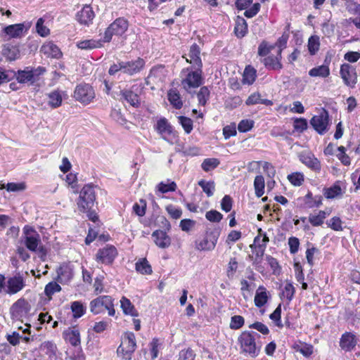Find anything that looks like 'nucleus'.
Returning <instances> with one entry per match:
<instances>
[{
    "label": "nucleus",
    "mask_w": 360,
    "mask_h": 360,
    "mask_svg": "<svg viewBox=\"0 0 360 360\" xmlns=\"http://www.w3.org/2000/svg\"><path fill=\"white\" fill-rule=\"evenodd\" d=\"M65 182L71 187L72 192L79 193L77 200L78 210L80 212L86 214L90 219V184H86L79 191L77 174L70 172L65 176Z\"/></svg>",
    "instance_id": "f257e3e1"
},
{
    "label": "nucleus",
    "mask_w": 360,
    "mask_h": 360,
    "mask_svg": "<svg viewBox=\"0 0 360 360\" xmlns=\"http://www.w3.org/2000/svg\"><path fill=\"white\" fill-rule=\"evenodd\" d=\"M260 335L252 330H244L238 338L237 343L240 347V353L245 356L255 358L259 356L261 345L257 342Z\"/></svg>",
    "instance_id": "f03ea898"
},
{
    "label": "nucleus",
    "mask_w": 360,
    "mask_h": 360,
    "mask_svg": "<svg viewBox=\"0 0 360 360\" xmlns=\"http://www.w3.org/2000/svg\"><path fill=\"white\" fill-rule=\"evenodd\" d=\"M146 60L141 58L137 57L130 60H119L117 63L110 65L108 70L110 75H115L119 72L124 75L133 77L139 75L145 68Z\"/></svg>",
    "instance_id": "7ed1b4c3"
},
{
    "label": "nucleus",
    "mask_w": 360,
    "mask_h": 360,
    "mask_svg": "<svg viewBox=\"0 0 360 360\" xmlns=\"http://www.w3.org/2000/svg\"><path fill=\"white\" fill-rule=\"evenodd\" d=\"M128 27L129 22L126 18L123 17L117 18L107 27L103 38L99 41L91 39V49L101 46V42H110L112 36L122 37L127 31Z\"/></svg>",
    "instance_id": "20e7f679"
},
{
    "label": "nucleus",
    "mask_w": 360,
    "mask_h": 360,
    "mask_svg": "<svg viewBox=\"0 0 360 360\" xmlns=\"http://www.w3.org/2000/svg\"><path fill=\"white\" fill-rule=\"evenodd\" d=\"M202 68H186L181 75H185L181 80V86L186 92H190L192 89H196L203 84Z\"/></svg>",
    "instance_id": "39448f33"
},
{
    "label": "nucleus",
    "mask_w": 360,
    "mask_h": 360,
    "mask_svg": "<svg viewBox=\"0 0 360 360\" xmlns=\"http://www.w3.org/2000/svg\"><path fill=\"white\" fill-rule=\"evenodd\" d=\"M46 71V68L43 66H38L37 68L27 66L23 70L15 71V79L20 84L30 82L33 84L39 79L40 76L43 75Z\"/></svg>",
    "instance_id": "423d86ee"
},
{
    "label": "nucleus",
    "mask_w": 360,
    "mask_h": 360,
    "mask_svg": "<svg viewBox=\"0 0 360 360\" xmlns=\"http://www.w3.org/2000/svg\"><path fill=\"white\" fill-rule=\"evenodd\" d=\"M31 26L32 22L30 21L9 25L3 28L0 35L6 40L20 39L28 32Z\"/></svg>",
    "instance_id": "0eeeda50"
},
{
    "label": "nucleus",
    "mask_w": 360,
    "mask_h": 360,
    "mask_svg": "<svg viewBox=\"0 0 360 360\" xmlns=\"http://www.w3.org/2000/svg\"><path fill=\"white\" fill-rule=\"evenodd\" d=\"M221 231L219 228L206 230L203 238L195 241V248L199 251H211L214 249Z\"/></svg>",
    "instance_id": "6e6552de"
},
{
    "label": "nucleus",
    "mask_w": 360,
    "mask_h": 360,
    "mask_svg": "<svg viewBox=\"0 0 360 360\" xmlns=\"http://www.w3.org/2000/svg\"><path fill=\"white\" fill-rule=\"evenodd\" d=\"M310 124L319 135H324L330 129V118L327 110L323 108L318 114L314 115L310 121Z\"/></svg>",
    "instance_id": "1a4fd4ad"
},
{
    "label": "nucleus",
    "mask_w": 360,
    "mask_h": 360,
    "mask_svg": "<svg viewBox=\"0 0 360 360\" xmlns=\"http://www.w3.org/2000/svg\"><path fill=\"white\" fill-rule=\"evenodd\" d=\"M108 310V315L114 316L115 310L114 309L113 299L109 295H102L91 301V312L100 314Z\"/></svg>",
    "instance_id": "9d476101"
},
{
    "label": "nucleus",
    "mask_w": 360,
    "mask_h": 360,
    "mask_svg": "<svg viewBox=\"0 0 360 360\" xmlns=\"http://www.w3.org/2000/svg\"><path fill=\"white\" fill-rule=\"evenodd\" d=\"M22 241L25 246L31 252H37V247L41 244L39 233L29 225H25L23 229Z\"/></svg>",
    "instance_id": "9b49d317"
},
{
    "label": "nucleus",
    "mask_w": 360,
    "mask_h": 360,
    "mask_svg": "<svg viewBox=\"0 0 360 360\" xmlns=\"http://www.w3.org/2000/svg\"><path fill=\"white\" fill-rule=\"evenodd\" d=\"M117 255L118 251L115 246L108 244L98 249L95 259L99 264L110 266L113 264Z\"/></svg>",
    "instance_id": "f8f14e48"
},
{
    "label": "nucleus",
    "mask_w": 360,
    "mask_h": 360,
    "mask_svg": "<svg viewBox=\"0 0 360 360\" xmlns=\"http://www.w3.org/2000/svg\"><path fill=\"white\" fill-rule=\"evenodd\" d=\"M31 304L25 298L21 297L15 301L10 308L11 318L13 321H20L29 314Z\"/></svg>",
    "instance_id": "ddd939ff"
},
{
    "label": "nucleus",
    "mask_w": 360,
    "mask_h": 360,
    "mask_svg": "<svg viewBox=\"0 0 360 360\" xmlns=\"http://www.w3.org/2000/svg\"><path fill=\"white\" fill-rule=\"evenodd\" d=\"M137 89L136 85H133L129 89L121 90L120 101L122 103H127L134 108H139L141 106V98L140 94L136 92Z\"/></svg>",
    "instance_id": "4468645a"
},
{
    "label": "nucleus",
    "mask_w": 360,
    "mask_h": 360,
    "mask_svg": "<svg viewBox=\"0 0 360 360\" xmlns=\"http://www.w3.org/2000/svg\"><path fill=\"white\" fill-rule=\"evenodd\" d=\"M340 74L346 86L350 88L355 86L357 82V74L355 67L349 63H343L340 66Z\"/></svg>",
    "instance_id": "2eb2a0df"
},
{
    "label": "nucleus",
    "mask_w": 360,
    "mask_h": 360,
    "mask_svg": "<svg viewBox=\"0 0 360 360\" xmlns=\"http://www.w3.org/2000/svg\"><path fill=\"white\" fill-rule=\"evenodd\" d=\"M339 345L345 352H351L356 345L360 348V335L356 336L354 333L345 332L341 335Z\"/></svg>",
    "instance_id": "dca6fc26"
},
{
    "label": "nucleus",
    "mask_w": 360,
    "mask_h": 360,
    "mask_svg": "<svg viewBox=\"0 0 360 360\" xmlns=\"http://www.w3.org/2000/svg\"><path fill=\"white\" fill-rule=\"evenodd\" d=\"M155 129L161 135L162 139L171 144L173 143L174 134L173 133L172 127L166 118L162 117L159 119L156 122Z\"/></svg>",
    "instance_id": "f3484780"
},
{
    "label": "nucleus",
    "mask_w": 360,
    "mask_h": 360,
    "mask_svg": "<svg viewBox=\"0 0 360 360\" xmlns=\"http://www.w3.org/2000/svg\"><path fill=\"white\" fill-rule=\"evenodd\" d=\"M300 160L308 168L316 172L321 169V162L311 152H303L300 155Z\"/></svg>",
    "instance_id": "a211bd4d"
},
{
    "label": "nucleus",
    "mask_w": 360,
    "mask_h": 360,
    "mask_svg": "<svg viewBox=\"0 0 360 360\" xmlns=\"http://www.w3.org/2000/svg\"><path fill=\"white\" fill-rule=\"evenodd\" d=\"M282 53L278 51L277 54L269 55L262 60L264 67L269 70H281L283 68L281 63Z\"/></svg>",
    "instance_id": "6ab92c4d"
},
{
    "label": "nucleus",
    "mask_w": 360,
    "mask_h": 360,
    "mask_svg": "<svg viewBox=\"0 0 360 360\" xmlns=\"http://www.w3.org/2000/svg\"><path fill=\"white\" fill-rule=\"evenodd\" d=\"M40 51L47 58L59 59L63 56V53L60 49L53 41H47L44 43L41 46Z\"/></svg>",
    "instance_id": "aec40b11"
},
{
    "label": "nucleus",
    "mask_w": 360,
    "mask_h": 360,
    "mask_svg": "<svg viewBox=\"0 0 360 360\" xmlns=\"http://www.w3.org/2000/svg\"><path fill=\"white\" fill-rule=\"evenodd\" d=\"M200 55V49L199 46L195 43L193 44L190 47L188 53L190 59H186V61L191 65L189 68H202V62Z\"/></svg>",
    "instance_id": "412c9836"
},
{
    "label": "nucleus",
    "mask_w": 360,
    "mask_h": 360,
    "mask_svg": "<svg viewBox=\"0 0 360 360\" xmlns=\"http://www.w3.org/2000/svg\"><path fill=\"white\" fill-rule=\"evenodd\" d=\"M25 285L24 278L20 274L8 278L6 292L13 295L20 291Z\"/></svg>",
    "instance_id": "4be33fe9"
},
{
    "label": "nucleus",
    "mask_w": 360,
    "mask_h": 360,
    "mask_svg": "<svg viewBox=\"0 0 360 360\" xmlns=\"http://www.w3.org/2000/svg\"><path fill=\"white\" fill-rule=\"evenodd\" d=\"M90 86L88 84H79L75 90L74 96L76 100L84 104L90 103Z\"/></svg>",
    "instance_id": "5701e85b"
},
{
    "label": "nucleus",
    "mask_w": 360,
    "mask_h": 360,
    "mask_svg": "<svg viewBox=\"0 0 360 360\" xmlns=\"http://www.w3.org/2000/svg\"><path fill=\"white\" fill-rule=\"evenodd\" d=\"M155 245L162 249L167 248L171 245V238L165 231L155 230L152 233Z\"/></svg>",
    "instance_id": "b1692460"
},
{
    "label": "nucleus",
    "mask_w": 360,
    "mask_h": 360,
    "mask_svg": "<svg viewBox=\"0 0 360 360\" xmlns=\"http://www.w3.org/2000/svg\"><path fill=\"white\" fill-rule=\"evenodd\" d=\"M233 32L238 39L245 37L248 33V22L243 17L239 15L236 17Z\"/></svg>",
    "instance_id": "393cba45"
},
{
    "label": "nucleus",
    "mask_w": 360,
    "mask_h": 360,
    "mask_svg": "<svg viewBox=\"0 0 360 360\" xmlns=\"http://www.w3.org/2000/svg\"><path fill=\"white\" fill-rule=\"evenodd\" d=\"M301 200L303 202V207L308 209L319 207L322 204L321 195L313 196L312 193L309 191Z\"/></svg>",
    "instance_id": "a878e982"
},
{
    "label": "nucleus",
    "mask_w": 360,
    "mask_h": 360,
    "mask_svg": "<svg viewBox=\"0 0 360 360\" xmlns=\"http://www.w3.org/2000/svg\"><path fill=\"white\" fill-rule=\"evenodd\" d=\"M270 296L266 288L263 285H259L256 290L254 299L255 304L258 308H262L268 302Z\"/></svg>",
    "instance_id": "bb28decb"
},
{
    "label": "nucleus",
    "mask_w": 360,
    "mask_h": 360,
    "mask_svg": "<svg viewBox=\"0 0 360 360\" xmlns=\"http://www.w3.org/2000/svg\"><path fill=\"white\" fill-rule=\"evenodd\" d=\"M2 54L7 60L14 61L20 58V51L19 46L10 44L4 46Z\"/></svg>",
    "instance_id": "cd10ccee"
},
{
    "label": "nucleus",
    "mask_w": 360,
    "mask_h": 360,
    "mask_svg": "<svg viewBox=\"0 0 360 360\" xmlns=\"http://www.w3.org/2000/svg\"><path fill=\"white\" fill-rule=\"evenodd\" d=\"M58 278L60 283H67L70 281L73 276V271L70 266L68 264H61L57 269Z\"/></svg>",
    "instance_id": "c85d7f7f"
},
{
    "label": "nucleus",
    "mask_w": 360,
    "mask_h": 360,
    "mask_svg": "<svg viewBox=\"0 0 360 360\" xmlns=\"http://www.w3.org/2000/svg\"><path fill=\"white\" fill-rule=\"evenodd\" d=\"M167 99L174 108L180 110L183 107V101L181 95L176 88L171 89L168 91Z\"/></svg>",
    "instance_id": "c756f323"
},
{
    "label": "nucleus",
    "mask_w": 360,
    "mask_h": 360,
    "mask_svg": "<svg viewBox=\"0 0 360 360\" xmlns=\"http://www.w3.org/2000/svg\"><path fill=\"white\" fill-rule=\"evenodd\" d=\"M120 307L125 315H129L134 317L139 316L137 310L129 299L123 296L120 300Z\"/></svg>",
    "instance_id": "7c9ffc66"
},
{
    "label": "nucleus",
    "mask_w": 360,
    "mask_h": 360,
    "mask_svg": "<svg viewBox=\"0 0 360 360\" xmlns=\"http://www.w3.org/2000/svg\"><path fill=\"white\" fill-rule=\"evenodd\" d=\"M295 293V288L292 283L289 281L285 283V286L281 290L280 297L281 299L285 298L288 301L287 305H289L294 297Z\"/></svg>",
    "instance_id": "2f4dec72"
},
{
    "label": "nucleus",
    "mask_w": 360,
    "mask_h": 360,
    "mask_svg": "<svg viewBox=\"0 0 360 360\" xmlns=\"http://www.w3.org/2000/svg\"><path fill=\"white\" fill-rule=\"evenodd\" d=\"M136 271L143 275H150L152 267L146 258L139 259L135 264Z\"/></svg>",
    "instance_id": "473e14b6"
},
{
    "label": "nucleus",
    "mask_w": 360,
    "mask_h": 360,
    "mask_svg": "<svg viewBox=\"0 0 360 360\" xmlns=\"http://www.w3.org/2000/svg\"><path fill=\"white\" fill-rule=\"evenodd\" d=\"M326 217L327 213L325 211L319 210L317 213L310 214L308 220L313 226H319L323 224Z\"/></svg>",
    "instance_id": "72a5a7b5"
},
{
    "label": "nucleus",
    "mask_w": 360,
    "mask_h": 360,
    "mask_svg": "<svg viewBox=\"0 0 360 360\" xmlns=\"http://www.w3.org/2000/svg\"><path fill=\"white\" fill-rule=\"evenodd\" d=\"M177 188L176 184L175 181H172L171 179H167V181H161L156 186L157 191L160 193H167L169 192H174L176 191Z\"/></svg>",
    "instance_id": "f704fd0d"
},
{
    "label": "nucleus",
    "mask_w": 360,
    "mask_h": 360,
    "mask_svg": "<svg viewBox=\"0 0 360 360\" xmlns=\"http://www.w3.org/2000/svg\"><path fill=\"white\" fill-rule=\"evenodd\" d=\"M309 75L311 77H319L322 78H326L330 75V68L328 65H321L318 67H315L311 68L309 71Z\"/></svg>",
    "instance_id": "c9c22d12"
},
{
    "label": "nucleus",
    "mask_w": 360,
    "mask_h": 360,
    "mask_svg": "<svg viewBox=\"0 0 360 360\" xmlns=\"http://www.w3.org/2000/svg\"><path fill=\"white\" fill-rule=\"evenodd\" d=\"M257 77V71L251 65H248L244 70L243 75V83L248 85L252 84Z\"/></svg>",
    "instance_id": "e433bc0d"
},
{
    "label": "nucleus",
    "mask_w": 360,
    "mask_h": 360,
    "mask_svg": "<svg viewBox=\"0 0 360 360\" xmlns=\"http://www.w3.org/2000/svg\"><path fill=\"white\" fill-rule=\"evenodd\" d=\"M323 195L327 199H333L342 195V189L338 182L323 190Z\"/></svg>",
    "instance_id": "4c0bfd02"
},
{
    "label": "nucleus",
    "mask_w": 360,
    "mask_h": 360,
    "mask_svg": "<svg viewBox=\"0 0 360 360\" xmlns=\"http://www.w3.org/2000/svg\"><path fill=\"white\" fill-rule=\"evenodd\" d=\"M77 20L82 25H88L90 22V5L86 4L76 15Z\"/></svg>",
    "instance_id": "58836bf2"
},
{
    "label": "nucleus",
    "mask_w": 360,
    "mask_h": 360,
    "mask_svg": "<svg viewBox=\"0 0 360 360\" xmlns=\"http://www.w3.org/2000/svg\"><path fill=\"white\" fill-rule=\"evenodd\" d=\"M121 345H124L127 349L134 352L136 348L135 335L132 332L127 333Z\"/></svg>",
    "instance_id": "ea45409f"
},
{
    "label": "nucleus",
    "mask_w": 360,
    "mask_h": 360,
    "mask_svg": "<svg viewBox=\"0 0 360 360\" xmlns=\"http://www.w3.org/2000/svg\"><path fill=\"white\" fill-rule=\"evenodd\" d=\"M320 39L317 35H312L308 39L307 48L311 56H314L319 50Z\"/></svg>",
    "instance_id": "a19ab883"
},
{
    "label": "nucleus",
    "mask_w": 360,
    "mask_h": 360,
    "mask_svg": "<svg viewBox=\"0 0 360 360\" xmlns=\"http://www.w3.org/2000/svg\"><path fill=\"white\" fill-rule=\"evenodd\" d=\"M269 237L266 236V233H264V236L262 238V244H259L257 245L256 246H253V249H252V250L256 258H261L263 257L266 247V244L269 242Z\"/></svg>",
    "instance_id": "79ce46f5"
},
{
    "label": "nucleus",
    "mask_w": 360,
    "mask_h": 360,
    "mask_svg": "<svg viewBox=\"0 0 360 360\" xmlns=\"http://www.w3.org/2000/svg\"><path fill=\"white\" fill-rule=\"evenodd\" d=\"M254 187L255 195L257 197L260 198L264 193V179L262 175H257L254 180Z\"/></svg>",
    "instance_id": "37998d69"
},
{
    "label": "nucleus",
    "mask_w": 360,
    "mask_h": 360,
    "mask_svg": "<svg viewBox=\"0 0 360 360\" xmlns=\"http://www.w3.org/2000/svg\"><path fill=\"white\" fill-rule=\"evenodd\" d=\"M275 48L274 44H270L266 40H263L258 46L257 54L261 57H267L271 51Z\"/></svg>",
    "instance_id": "c03bdc74"
},
{
    "label": "nucleus",
    "mask_w": 360,
    "mask_h": 360,
    "mask_svg": "<svg viewBox=\"0 0 360 360\" xmlns=\"http://www.w3.org/2000/svg\"><path fill=\"white\" fill-rule=\"evenodd\" d=\"M105 195L106 193L103 189L91 183V207L94 206V202H96V204H98L96 200L99 198L103 200Z\"/></svg>",
    "instance_id": "a18cd8bd"
},
{
    "label": "nucleus",
    "mask_w": 360,
    "mask_h": 360,
    "mask_svg": "<svg viewBox=\"0 0 360 360\" xmlns=\"http://www.w3.org/2000/svg\"><path fill=\"white\" fill-rule=\"evenodd\" d=\"M48 96L49 98V105L51 108H56L61 105L63 99L58 91L56 90L51 92Z\"/></svg>",
    "instance_id": "49530a36"
},
{
    "label": "nucleus",
    "mask_w": 360,
    "mask_h": 360,
    "mask_svg": "<svg viewBox=\"0 0 360 360\" xmlns=\"http://www.w3.org/2000/svg\"><path fill=\"white\" fill-rule=\"evenodd\" d=\"M56 345L52 342L46 341L40 345V350L51 358L56 356Z\"/></svg>",
    "instance_id": "de8ad7c7"
},
{
    "label": "nucleus",
    "mask_w": 360,
    "mask_h": 360,
    "mask_svg": "<svg viewBox=\"0 0 360 360\" xmlns=\"http://www.w3.org/2000/svg\"><path fill=\"white\" fill-rule=\"evenodd\" d=\"M210 91L207 86H203L200 89V91L197 94V98L198 100L199 105L201 106L206 105L210 98Z\"/></svg>",
    "instance_id": "09e8293b"
},
{
    "label": "nucleus",
    "mask_w": 360,
    "mask_h": 360,
    "mask_svg": "<svg viewBox=\"0 0 360 360\" xmlns=\"http://www.w3.org/2000/svg\"><path fill=\"white\" fill-rule=\"evenodd\" d=\"M198 185L202 188L207 197L213 195L215 190V184L213 181H207L202 179L198 181Z\"/></svg>",
    "instance_id": "8fccbe9b"
},
{
    "label": "nucleus",
    "mask_w": 360,
    "mask_h": 360,
    "mask_svg": "<svg viewBox=\"0 0 360 360\" xmlns=\"http://www.w3.org/2000/svg\"><path fill=\"white\" fill-rule=\"evenodd\" d=\"M71 310L72 312V316L75 319H79L82 317L86 312V308L84 306L78 301L72 302Z\"/></svg>",
    "instance_id": "3c124183"
},
{
    "label": "nucleus",
    "mask_w": 360,
    "mask_h": 360,
    "mask_svg": "<svg viewBox=\"0 0 360 360\" xmlns=\"http://www.w3.org/2000/svg\"><path fill=\"white\" fill-rule=\"evenodd\" d=\"M219 164L220 161L217 158H206L202 162L201 167L205 172H207L217 168Z\"/></svg>",
    "instance_id": "603ef678"
},
{
    "label": "nucleus",
    "mask_w": 360,
    "mask_h": 360,
    "mask_svg": "<svg viewBox=\"0 0 360 360\" xmlns=\"http://www.w3.org/2000/svg\"><path fill=\"white\" fill-rule=\"evenodd\" d=\"M14 70H6L0 67V86L15 79Z\"/></svg>",
    "instance_id": "864d4df0"
},
{
    "label": "nucleus",
    "mask_w": 360,
    "mask_h": 360,
    "mask_svg": "<svg viewBox=\"0 0 360 360\" xmlns=\"http://www.w3.org/2000/svg\"><path fill=\"white\" fill-rule=\"evenodd\" d=\"M178 120L179 123L181 125L186 134H190L193 129V120L184 115L179 116Z\"/></svg>",
    "instance_id": "5fc2aeb1"
},
{
    "label": "nucleus",
    "mask_w": 360,
    "mask_h": 360,
    "mask_svg": "<svg viewBox=\"0 0 360 360\" xmlns=\"http://www.w3.org/2000/svg\"><path fill=\"white\" fill-rule=\"evenodd\" d=\"M308 127V122L307 119L304 117H295L293 120L294 130L299 133L304 132Z\"/></svg>",
    "instance_id": "6e6d98bb"
},
{
    "label": "nucleus",
    "mask_w": 360,
    "mask_h": 360,
    "mask_svg": "<svg viewBox=\"0 0 360 360\" xmlns=\"http://www.w3.org/2000/svg\"><path fill=\"white\" fill-rule=\"evenodd\" d=\"M62 288L58 283L56 281H51L46 285L44 288V293L47 297L51 298L53 295H54L56 292H60Z\"/></svg>",
    "instance_id": "4d7b16f0"
},
{
    "label": "nucleus",
    "mask_w": 360,
    "mask_h": 360,
    "mask_svg": "<svg viewBox=\"0 0 360 360\" xmlns=\"http://www.w3.org/2000/svg\"><path fill=\"white\" fill-rule=\"evenodd\" d=\"M288 179L293 186H300L304 181V176L302 172H292L288 175Z\"/></svg>",
    "instance_id": "13d9d810"
},
{
    "label": "nucleus",
    "mask_w": 360,
    "mask_h": 360,
    "mask_svg": "<svg viewBox=\"0 0 360 360\" xmlns=\"http://www.w3.org/2000/svg\"><path fill=\"white\" fill-rule=\"evenodd\" d=\"M245 324V319L240 315H234L231 317L229 328L231 330H239Z\"/></svg>",
    "instance_id": "bf43d9fd"
},
{
    "label": "nucleus",
    "mask_w": 360,
    "mask_h": 360,
    "mask_svg": "<svg viewBox=\"0 0 360 360\" xmlns=\"http://www.w3.org/2000/svg\"><path fill=\"white\" fill-rule=\"evenodd\" d=\"M44 19L39 18L36 23V32L42 37H46L50 34V30L44 25Z\"/></svg>",
    "instance_id": "052dcab7"
},
{
    "label": "nucleus",
    "mask_w": 360,
    "mask_h": 360,
    "mask_svg": "<svg viewBox=\"0 0 360 360\" xmlns=\"http://www.w3.org/2000/svg\"><path fill=\"white\" fill-rule=\"evenodd\" d=\"M338 153L336 154V157L341 162L343 165L349 166L351 164L350 158L346 154V148L345 147L341 146L338 147Z\"/></svg>",
    "instance_id": "680f3d73"
},
{
    "label": "nucleus",
    "mask_w": 360,
    "mask_h": 360,
    "mask_svg": "<svg viewBox=\"0 0 360 360\" xmlns=\"http://www.w3.org/2000/svg\"><path fill=\"white\" fill-rule=\"evenodd\" d=\"M65 340L74 347L80 345L79 333L78 330H72L69 333H65Z\"/></svg>",
    "instance_id": "e2e57ef3"
},
{
    "label": "nucleus",
    "mask_w": 360,
    "mask_h": 360,
    "mask_svg": "<svg viewBox=\"0 0 360 360\" xmlns=\"http://www.w3.org/2000/svg\"><path fill=\"white\" fill-rule=\"evenodd\" d=\"M255 124V122L252 120L244 119L239 122L238 124V129L241 133H245L250 131Z\"/></svg>",
    "instance_id": "0e129e2a"
},
{
    "label": "nucleus",
    "mask_w": 360,
    "mask_h": 360,
    "mask_svg": "<svg viewBox=\"0 0 360 360\" xmlns=\"http://www.w3.org/2000/svg\"><path fill=\"white\" fill-rule=\"evenodd\" d=\"M205 218L210 222L218 223L222 218L223 215L215 210H211L206 212Z\"/></svg>",
    "instance_id": "69168bd1"
},
{
    "label": "nucleus",
    "mask_w": 360,
    "mask_h": 360,
    "mask_svg": "<svg viewBox=\"0 0 360 360\" xmlns=\"http://www.w3.org/2000/svg\"><path fill=\"white\" fill-rule=\"evenodd\" d=\"M8 192H18L24 191L26 188V185L24 182H10L5 186Z\"/></svg>",
    "instance_id": "338daca9"
},
{
    "label": "nucleus",
    "mask_w": 360,
    "mask_h": 360,
    "mask_svg": "<svg viewBox=\"0 0 360 360\" xmlns=\"http://www.w3.org/2000/svg\"><path fill=\"white\" fill-rule=\"evenodd\" d=\"M195 356L193 351L188 348L180 351L178 360H194Z\"/></svg>",
    "instance_id": "774afa93"
}]
</instances>
